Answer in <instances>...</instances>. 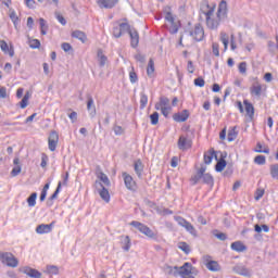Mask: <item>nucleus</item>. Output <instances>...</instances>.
<instances>
[{
    "label": "nucleus",
    "mask_w": 278,
    "mask_h": 278,
    "mask_svg": "<svg viewBox=\"0 0 278 278\" xmlns=\"http://www.w3.org/2000/svg\"><path fill=\"white\" fill-rule=\"evenodd\" d=\"M165 21H167V23H175V17L173 16V13L166 12Z\"/></svg>",
    "instance_id": "obj_62"
},
{
    "label": "nucleus",
    "mask_w": 278,
    "mask_h": 278,
    "mask_svg": "<svg viewBox=\"0 0 278 278\" xmlns=\"http://www.w3.org/2000/svg\"><path fill=\"white\" fill-rule=\"evenodd\" d=\"M239 73H241V75H247V62H241L239 64Z\"/></svg>",
    "instance_id": "obj_60"
},
{
    "label": "nucleus",
    "mask_w": 278,
    "mask_h": 278,
    "mask_svg": "<svg viewBox=\"0 0 278 278\" xmlns=\"http://www.w3.org/2000/svg\"><path fill=\"white\" fill-rule=\"evenodd\" d=\"M153 73H155V62L153 61V59H150L147 67L148 77H151Z\"/></svg>",
    "instance_id": "obj_35"
},
{
    "label": "nucleus",
    "mask_w": 278,
    "mask_h": 278,
    "mask_svg": "<svg viewBox=\"0 0 278 278\" xmlns=\"http://www.w3.org/2000/svg\"><path fill=\"white\" fill-rule=\"evenodd\" d=\"M98 58H99L100 66L101 67L105 66V62H108V56L103 54L102 50H98Z\"/></svg>",
    "instance_id": "obj_40"
},
{
    "label": "nucleus",
    "mask_w": 278,
    "mask_h": 278,
    "mask_svg": "<svg viewBox=\"0 0 278 278\" xmlns=\"http://www.w3.org/2000/svg\"><path fill=\"white\" fill-rule=\"evenodd\" d=\"M22 273H24V275H27L30 278H42V273L31 267H24Z\"/></svg>",
    "instance_id": "obj_15"
},
{
    "label": "nucleus",
    "mask_w": 278,
    "mask_h": 278,
    "mask_svg": "<svg viewBox=\"0 0 278 278\" xmlns=\"http://www.w3.org/2000/svg\"><path fill=\"white\" fill-rule=\"evenodd\" d=\"M0 49L3 51V53H8L10 58H14V48L8 46V42L5 40H0Z\"/></svg>",
    "instance_id": "obj_21"
},
{
    "label": "nucleus",
    "mask_w": 278,
    "mask_h": 278,
    "mask_svg": "<svg viewBox=\"0 0 278 278\" xmlns=\"http://www.w3.org/2000/svg\"><path fill=\"white\" fill-rule=\"evenodd\" d=\"M20 174H21V165H15L11 172V175H12V177H16Z\"/></svg>",
    "instance_id": "obj_61"
},
{
    "label": "nucleus",
    "mask_w": 278,
    "mask_h": 278,
    "mask_svg": "<svg viewBox=\"0 0 278 278\" xmlns=\"http://www.w3.org/2000/svg\"><path fill=\"white\" fill-rule=\"evenodd\" d=\"M218 160V155H216V151L211 149L208 152L204 153V164H212V160Z\"/></svg>",
    "instance_id": "obj_26"
},
{
    "label": "nucleus",
    "mask_w": 278,
    "mask_h": 278,
    "mask_svg": "<svg viewBox=\"0 0 278 278\" xmlns=\"http://www.w3.org/2000/svg\"><path fill=\"white\" fill-rule=\"evenodd\" d=\"M189 36H191L195 42H202L205 38V29H203V26L198 23L191 30H189Z\"/></svg>",
    "instance_id": "obj_5"
},
{
    "label": "nucleus",
    "mask_w": 278,
    "mask_h": 278,
    "mask_svg": "<svg viewBox=\"0 0 278 278\" xmlns=\"http://www.w3.org/2000/svg\"><path fill=\"white\" fill-rule=\"evenodd\" d=\"M173 118L176 123H186L190 118V111L182 110L181 112L175 113Z\"/></svg>",
    "instance_id": "obj_12"
},
{
    "label": "nucleus",
    "mask_w": 278,
    "mask_h": 278,
    "mask_svg": "<svg viewBox=\"0 0 278 278\" xmlns=\"http://www.w3.org/2000/svg\"><path fill=\"white\" fill-rule=\"evenodd\" d=\"M68 118L72 121V123H75L77 121V112L72 111L68 115Z\"/></svg>",
    "instance_id": "obj_64"
},
{
    "label": "nucleus",
    "mask_w": 278,
    "mask_h": 278,
    "mask_svg": "<svg viewBox=\"0 0 278 278\" xmlns=\"http://www.w3.org/2000/svg\"><path fill=\"white\" fill-rule=\"evenodd\" d=\"M99 8L112 9L116 5V0H97Z\"/></svg>",
    "instance_id": "obj_27"
},
{
    "label": "nucleus",
    "mask_w": 278,
    "mask_h": 278,
    "mask_svg": "<svg viewBox=\"0 0 278 278\" xmlns=\"http://www.w3.org/2000/svg\"><path fill=\"white\" fill-rule=\"evenodd\" d=\"M134 168H135V173H136L137 177L139 179H142V173L144 170V165L142 164V161L141 160H137L134 163Z\"/></svg>",
    "instance_id": "obj_22"
},
{
    "label": "nucleus",
    "mask_w": 278,
    "mask_h": 278,
    "mask_svg": "<svg viewBox=\"0 0 278 278\" xmlns=\"http://www.w3.org/2000/svg\"><path fill=\"white\" fill-rule=\"evenodd\" d=\"M130 225L131 227H135V229H138L140 233H143V236H147V238H150V240H157V232L151 230L149 226L136 220H132Z\"/></svg>",
    "instance_id": "obj_4"
},
{
    "label": "nucleus",
    "mask_w": 278,
    "mask_h": 278,
    "mask_svg": "<svg viewBox=\"0 0 278 278\" xmlns=\"http://www.w3.org/2000/svg\"><path fill=\"white\" fill-rule=\"evenodd\" d=\"M30 49H40V40L33 39L29 41Z\"/></svg>",
    "instance_id": "obj_49"
},
{
    "label": "nucleus",
    "mask_w": 278,
    "mask_h": 278,
    "mask_svg": "<svg viewBox=\"0 0 278 278\" xmlns=\"http://www.w3.org/2000/svg\"><path fill=\"white\" fill-rule=\"evenodd\" d=\"M58 142H60V135L58 131L52 130L48 138V147L50 151H55V149H58Z\"/></svg>",
    "instance_id": "obj_9"
},
{
    "label": "nucleus",
    "mask_w": 278,
    "mask_h": 278,
    "mask_svg": "<svg viewBox=\"0 0 278 278\" xmlns=\"http://www.w3.org/2000/svg\"><path fill=\"white\" fill-rule=\"evenodd\" d=\"M227 2L225 0H222L219 2L217 18L212 17V15L214 14V9H210L208 11L203 12V14H205L206 16V26L208 27V29H218V25H220V22L225 21V18L227 17Z\"/></svg>",
    "instance_id": "obj_2"
},
{
    "label": "nucleus",
    "mask_w": 278,
    "mask_h": 278,
    "mask_svg": "<svg viewBox=\"0 0 278 278\" xmlns=\"http://www.w3.org/2000/svg\"><path fill=\"white\" fill-rule=\"evenodd\" d=\"M100 181H102L104 184V186H110V178H108V175H105L103 172L100 173V175L98 176Z\"/></svg>",
    "instance_id": "obj_45"
},
{
    "label": "nucleus",
    "mask_w": 278,
    "mask_h": 278,
    "mask_svg": "<svg viewBox=\"0 0 278 278\" xmlns=\"http://www.w3.org/2000/svg\"><path fill=\"white\" fill-rule=\"evenodd\" d=\"M243 105L245 108V112L250 121H253L255 116V106H253V104L249 102V100H243Z\"/></svg>",
    "instance_id": "obj_16"
},
{
    "label": "nucleus",
    "mask_w": 278,
    "mask_h": 278,
    "mask_svg": "<svg viewBox=\"0 0 278 278\" xmlns=\"http://www.w3.org/2000/svg\"><path fill=\"white\" fill-rule=\"evenodd\" d=\"M40 31L41 36H47V31L49 30V25H47V21L45 18H39Z\"/></svg>",
    "instance_id": "obj_32"
},
{
    "label": "nucleus",
    "mask_w": 278,
    "mask_h": 278,
    "mask_svg": "<svg viewBox=\"0 0 278 278\" xmlns=\"http://www.w3.org/2000/svg\"><path fill=\"white\" fill-rule=\"evenodd\" d=\"M232 270L237 275H241V277H251V269L247 268L244 265H237Z\"/></svg>",
    "instance_id": "obj_14"
},
{
    "label": "nucleus",
    "mask_w": 278,
    "mask_h": 278,
    "mask_svg": "<svg viewBox=\"0 0 278 278\" xmlns=\"http://www.w3.org/2000/svg\"><path fill=\"white\" fill-rule=\"evenodd\" d=\"M13 25H14V28L16 30H18V23H21V20L18 18V15H16V12L15 11H12L10 14H9Z\"/></svg>",
    "instance_id": "obj_31"
},
{
    "label": "nucleus",
    "mask_w": 278,
    "mask_h": 278,
    "mask_svg": "<svg viewBox=\"0 0 278 278\" xmlns=\"http://www.w3.org/2000/svg\"><path fill=\"white\" fill-rule=\"evenodd\" d=\"M147 103H149V97L141 92L140 94V110H144L147 108Z\"/></svg>",
    "instance_id": "obj_37"
},
{
    "label": "nucleus",
    "mask_w": 278,
    "mask_h": 278,
    "mask_svg": "<svg viewBox=\"0 0 278 278\" xmlns=\"http://www.w3.org/2000/svg\"><path fill=\"white\" fill-rule=\"evenodd\" d=\"M55 18L59 21V23H61V25H66V18H64V16L62 14H60V12H55Z\"/></svg>",
    "instance_id": "obj_53"
},
{
    "label": "nucleus",
    "mask_w": 278,
    "mask_h": 278,
    "mask_svg": "<svg viewBox=\"0 0 278 278\" xmlns=\"http://www.w3.org/2000/svg\"><path fill=\"white\" fill-rule=\"evenodd\" d=\"M53 225H55L54 222L51 224H41L37 226L36 231L37 233H50V231L53 229Z\"/></svg>",
    "instance_id": "obj_18"
},
{
    "label": "nucleus",
    "mask_w": 278,
    "mask_h": 278,
    "mask_svg": "<svg viewBox=\"0 0 278 278\" xmlns=\"http://www.w3.org/2000/svg\"><path fill=\"white\" fill-rule=\"evenodd\" d=\"M257 149H256V153H270V149L269 148H265L264 150H262V143H257L256 144Z\"/></svg>",
    "instance_id": "obj_56"
},
{
    "label": "nucleus",
    "mask_w": 278,
    "mask_h": 278,
    "mask_svg": "<svg viewBox=\"0 0 278 278\" xmlns=\"http://www.w3.org/2000/svg\"><path fill=\"white\" fill-rule=\"evenodd\" d=\"M184 228L186 229V231H188V233L193 236V238H198L199 233L197 231V228H194V226H192V224H190V222H187V224L184 226Z\"/></svg>",
    "instance_id": "obj_29"
},
{
    "label": "nucleus",
    "mask_w": 278,
    "mask_h": 278,
    "mask_svg": "<svg viewBox=\"0 0 278 278\" xmlns=\"http://www.w3.org/2000/svg\"><path fill=\"white\" fill-rule=\"evenodd\" d=\"M163 273L168 275V277H181V278H194L193 275H197V269L192 267V264L185 263L182 266H170L164 265Z\"/></svg>",
    "instance_id": "obj_1"
},
{
    "label": "nucleus",
    "mask_w": 278,
    "mask_h": 278,
    "mask_svg": "<svg viewBox=\"0 0 278 278\" xmlns=\"http://www.w3.org/2000/svg\"><path fill=\"white\" fill-rule=\"evenodd\" d=\"M163 116H165V118H168V114H170V110H173V108L170 106H163L160 109Z\"/></svg>",
    "instance_id": "obj_54"
},
{
    "label": "nucleus",
    "mask_w": 278,
    "mask_h": 278,
    "mask_svg": "<svg viewBox=\"0 0 278 278\" xmlns=\"http://www.w3.org/2000/svg\"><path fill=\"white\" fill-rule=\"evenodd\" d=\"M191 148H192V140L181 135L178 139V149H180V151H187V149H191Z\"/></svg>",
    "instance_id": "obj_10"
},
{
    "label": "nucleus",
    "mask_w": 278,
    "mask_h": 278,
    "mask_svg": "<svg viewBox=\"0 0 278 278\" xmlns=\"http://www.w3.org/2000/svg\"><path fill=\"white\" fill-rule=\"evenodd\" d=\"M175 220L180 227H186V225H188V220L181 216H175Z\"/></svg>",
    "instance_id": "obj_46"
},
{
    "label": "nucleus",
    "mask_w": 278,
    "mask_h": 278,
    "mask_svg": "<svg viewBox=\"0 0 278 278\" xmlns=\"http://www.w3.org/2000/svg\"><path fill=\"white\" fill-rule=\"evenodd\" d=\"M216 232L214 233L215 238H217V240H220L222 242H225V240H227V233L225 232H218V230H215Z\"/></svg>",
    "instance_id": "obj_47"
},
{
    "label": "nucleus",
    "mask_w": 278,
    "mask_h": 278,
    "mask_svg": "<svg viewBox=\"0 0 278 278\" xmlns=\"http://www.w3.org/2000/svg\"><path fill=\"white\" fill-rule=\"evenodd\" d=\"M178 249H180V251H184V253L186 255H189V253L191 251L190 245L188 243L184 242V241L178 243Z\"/></svg>",
    "instance_id": "obj_39"
},
{
    "label": "nucleus",
    "mask_w": 278,
    "mask_h": 278,
    "mask_svg": "<svg viewBox=\"0 0 278 278\" xmlns=\"http://www.w3.org/2000/svg\"><path fill=\"white\" fill-rule=\"evenodd\" d=\"M87 112H89L90 118H94L97 116V106L94 105V99L87 94Z\"/></svg>",
    "instance_id": "obj_11"
},
{
    "label": "nucleus",
    "mask_w": 278,
    "mask_h": 278,
    "mask_svg": "<svg viewBox=\"0 0 278 278\" xmlns=\"http://www.w3.org/2000/svg\"><path fill=\"white\" fill-rule=\"evenodd\" d=\"M155 110H161V108H170V100L167 97L162 96L160 101L154 105Z\"/></svg>",
    "instance_id": "obj_23"
},
{
    "label": "nucleus",
    "mask_w": 278,
    "mask_h": 278,
    "mask_svg": "<svg viewBox=\"0 0 278 278\" xmlns=\"http://www.w3.org/2000/svg\"><path fill=\"white\" fill-rule=\"evenodd\" d=\"M169 34H177L179 31V25L177 23H170Z\"/></svg>",
    "instance_id": "obj_57"
},
{
    "label": "nucleus",
    "mask_w": 278,
    "mask_h": 278,
    "mask_svg": "<svg viewBox=\"0 0 278 278\" xmlns=\"http://www.w3.org/2000/svg\"><path fill=\"white\" fill-rule=\"evenodd\" d=\"M129 80L131 84H136L138 81V74H136V72L134 71V67H132V71L129 72Z\"/></svg>",
    "instance_id": "obj_48"
},
{
    "label": "nucleus",
    "mask_w": 278,
    "mask_h": 278,
    "mask_svg": "<svg viewBox=\"0 0 278 278\" xmlns=\"http://www.w3.org/2000/svg\"><path fill=\"white\" fill-rule=\"evenodd\" d=\"M270 175L273 179H278V164L270 165Z\"/></svg>",
    "instance_id": "obj_43"
},
{
    "label": "nucleus",
    "mask_w": 278,
    "mask_h": 278,
    "mask_svg": "<svg viewBox=\"0 0 278 278\" xmlns=\"http://www.w3.org/2000/svg\"><path fill=\"white\" fill-rule=\"evenodd\" d=\"M238 138V131H236V127H232L227 135L228 142H233Z\"/></svg>",
    "instance_id": "obj_36"
},
{
    "label": "nucleus",
    "mask_w": 278,
    "mask_h": 278,
    "mask_svg": "<svg viewBox=\"0 0 278 278\" xmlns=\"http://www.w3.org/2000/svg\"><path fill=\"white\" fill-rule=\"evenodd\" d=\"M0 261L2 264H7L10 268H16L18 266V260L14 257V254L10 252H3L0 254Z\"/></svg>",
    "instance_id": "obj_6"
},
{
    "label": "nucleus",
    "mask_w": 278,
    "mask_h": 278,
    "mask_svg": "<svg viewBox=\"0 0 278 278\" xmlns=\"http://www.w3.org/2000/svg\"><path fill=\"white\" fill-rule=\"evenodd\" d=\"M36 199H38V193L33 192L28 198H27V203L28 207H35L36 206Z\"/></svg>",
    "instance_id": "obj_34"
},
{
    "label": "nucleus",
    "mask_w": 278,
    "mask_h": 278,
    "mask_svg": "<svg viewBox=\"0 0 278 278\" xmlns=\"http://www.w3.org/2000/svg\"><path fill=\"white\" fill-rule=\"evenodd\" d=\"M194 86H198V88H203V86H205V79H203V77L195 78Z\"/></svg>",
    "instance_id": "obj_51"
},
{
    "label": "nucleus",
    "mask_w": 278,
    "mask_h": 278,
    "mask_svg": "<svg viewBox=\"0 0 278 278\" xmlns=\"http://www.w3.org/2000/svg\"><path fill=\"white\" fill-rule=\"evenodd\" d=\"M254 163L258 164V166H264V164H266V156H264V155H256L254 157Z\"/></svg>",
    "instance_id": "obj_42"
},
{
    "label": "nucleus",
    "mask_w": 278,
    "mask_h": 278,
    "mask_svg": "<svg viewBox=\"0 0 278 278\" xmlns=\"http://www.w3.org/2000/svg\"><path fill=\"white\" fill-rule=\"evenodd\" d=\"M227 166V161L225 159H219L215 165L216 173H223Z\"/></svg>",
    "instance_id": "obj_30"
},
{
    "label": "nucleus",
    "mask_w": 278,
    "mask_h": 278,
    "mask_svg": "<svg viewBox=\"0 0 278 278\" xmlns=\"http://www.w3.org/2000/svg\"><path fill=\"white\" fill-rule=\"evenodd\" d=\"M187 71L190 74L194 73V63H192V61H188V63H187Z\"/></svg>",
    "instance_id": "obj_63"
},
{
    "label": "nucleus",
    "mask_w": 278,
    "mask_h": 278,
    "mask_svg": "<svg viewBox=\"0 0 278 278\" xmlns=\"http://www.w3.org/2000/svg\"><path fill=\"white\" fill-rule=\"evenodd\" d=\"M250 93L252 97H262V85L257 81L253 83L250 88Z\"/></svg>",
    "instance_id": "obj_20"
},
{
    "label": "nucleus",
    "mask_w": 278,
    "mask_h": 278,
    "mask_svg": "<svg viewBox=\"0 0 278 278\" xmlns=\"http://www.w3.org/2000/svg\"><path fill=\"white\" fill-rule=\"evenodd\" d=\"M151 125H157L160 123V113L154 112L150 115Z\"/></svg>",
    "instance_id": "obj_44"
},
{
    "label": "nucleus",
    "mask_w": 278,
    "mask_h": 278,
    "mask_svg": "<svg viewBox=\"0 0 278 278\" xmlns=\"http://www.w3.org/2000/svg\"><path fill=\"white\" fill-rule=\"evenodd\" d=\"M220 41L224 45V51H227L229 47V36H227L226 33H220Z\"/></svg>",
    "instance_id": "obj_38"
},
{
    "label": "nucleus",
    "mask_w": 278,
    "mask_h": 278,
    "mask_svg": "<svg viewBox=\"0 0 278 278\" xmlns=\"http://www.w3.org/2000/svg\"><path fill=\"white\" fill-rule=\"evenodd\" d=\"M204 266H206L207 270L212 273H218L220 270V265L216 261H212V256L205 255L203 256Z\"/></svg>",
    "instance_id": "obj_8"
},
{
    "label": "nucleus",
    "mask_w": 278,
    "mask_h": 278,
    "mask_svg": "<svg viewBox=\"0 0 278 278\" xmlns=\"http://www.w3.org/2000/svg\"><path fill=\"white\" fill-rule=\"evenodd\" d=\"M128 34L130 36V47H132V49H136L138 45H140V35L138 34V30H136V28L129 30Z\"/></svg>",
    "instance_id": "obj_13"
},
{
    "label": "nucleus",
    "mask_w": 278,
    "mask_h": 278,
    "mask_svg": "<svg viewBox=\"0 0 278 278\" xmlns=\"http://www.w3.org/2000/svg\"><path fill=\"white\" fill-rule=\"evenodd\" d=\"M212 51H213V54L218 58L220 55V51H219V46L218 43L216 42H213L212 45Z\"/></svg>",
    "instance_id": "obj_50"
},
{
    "label": "nucleus",
    "mask_w": 278,
    "mask_h": 278,
    "mask_svg": "<svg viewBox=\"0 0 278 278\" xmlns=\"http://www.w3.org/2000/svg\"><path fill=\"white\" fill-rule=\"evenodd\" d=\"M122 177L124 179L125 187L127 190H130V192H136L138 190V185L134 180V177L131 175L127 174L126 172L122 173Z\"/></svg>",
    "instance_id": "obj_7"
},
{
    "label": "nucleus",
    "mask_w": 278,
    "mask_h": 278,
    "mask_svg": "<svg viewBox=\"0 0 278 278\" xmlns=\"http://www.w3.org/2000/svg\"><path fill=\"white\" fill-rule=\"evenodd\" d=\"M113 131L115 136H123V134H125V129H123L121 126H114Z\"/></svg>",
    "instance_id": "obj_59"
},
{
    "label": "nucleus",
    "mask_w": 278,
    "mask_h": 278,
    "mask_svg": "<svg viewBox=\"0 0 278 278\" xmlns=\"http://www.w3.org/2000/svg\"><path fill=\"white\" fill-rule=\"evenodd\" d=\"M205 170H207L205 166L198 169L197 174L191 177L192 186L201 182L210 186V188H214V177L210 173H205Z\"/></svg>",
    "instance_id": "obj_3"
},
{
    "label": "nucleus",
    "mask_w": 278,
    "mask_h": 278,
    "mask_svg": "<svg viewBox=\"0 0 278 278\" xmlns=\"http://www.w3.org/2000/svg\"><path fill=\"white\" fill-rule=\"evenodd\" d=\"M72 38H76L77 40H80V42H86L88 40V37L86 36V33L81 30H74L72 33Z\"/></svg>",
    "instance_id": "obj_28"
},
{
    "label": "nucleus",
    "mask_w": 278,
    "mask_h": 278,
    "mask_svg": "<svg viewBox=\"0 0 278 278\" xmlns=\"http://www.w3.org/2000/svg\"><path fill=\"white\" fill-rule=\"evenodd\" d=\"M113 36L114 38H121V36H123V33L119 26L113 27Z\"/></svg>",
    "instance_id": "obj_52"
},
{
    "label": "nucleus",
    "mask_w": 278,
    "mask_h": 278,
    "mask_svg": "<svg viewBox=\"0 0 278 278\" xmlns=\"http://www.w3.org/2000/svg\"><path fill=\"white\" fill-rule=\"evenodd\" d=\"M119 29H121L122 34H129V31H131L134 28H131V26L127 23H121Z\"/></svg>",
    "instance_id": "obj_41"
},
{
    "label": "nucleus",
    "mask_w": 278,
    "mask_h": 278,
    "mask_svg": "<svg viewBox=\"0 0 278 278\" xmlns=\"http://www.w3.org/2000/svg\"><path fill=\"white\" fill-rule=\"evenodd\" d=\"M121 240V244H122V249L124 251H129V249H131V239L129 238V236H121L119 237Z\"/></svg>",
    "instance_id": "obj_24"
},
{
    "label": "nucleus",
    "mask_w": 278,
    "mask_h": 278,
    "mask_svg": "<svg viewBox=\"0 0 278 278\" xmlns=\"http://www.w3.org/2000/svg\"><path fill=\"white\" fill-rule=\"evenodd\" d=\"M135 60L137 62H140V64H144V62H147V56H144L143 54L138 53V54L135 55Z\"/></svg>",
    "instance_id": "obj_58"
},
{
    "label": "nucleus",
    "mask_w": 278,
    "mask_h": 278,
    "mask_svg": "<svg viewBox=\"0 0 278 278\" xmlns=\"http://www.w3.org/2000/svg\"><path fill=\"white\" fill-rule=\"evenodd\" d=\"M45 273H47L48 275H59L60 268L55 265H48Z\"/></svg>",
    "instance_id": "obj_33"
},
{
    "label": "nucleus",
    "mask_w": 278,
    "mask_h": 278,
    "mask_svg": "<svg viewBox=\"0 0 278 278\" xmlns=\"http://www.w3.org/2000/svg\"><path fill=\"white\" fill-rule=\"evenodd\" d=\"M61 49H63V51H65V53H68V51H73V46H71V43H68V42H63L61 45Z\"/></svg>",
    "instance_id": "obj_55"
},
{
    "label": "nucleus",
    "mask_w": 278,
    "mask_h": 278,
    "mask_svg": "<svg viewBox=\"0 0 278 278\" xmlns=\"http://www.w3.org/2000/svg\"><path fill=\"white\" fill-rule=\"evenodd\" d=\"M96 186H100V188H102L99 191L102 201H105V203H110V191L103 186V184L99 181H96Z\"/></svg>",
    "instance_id": "obj_17"
},
{
    "label": "nucleus",
    "mask_w": 278,
    "mask_h": 278,
    "mask_svg": "<svg viewBox=\"0 0 278 278\" xmlns=\"http://www.w3.org/2000/svg\"><path fill=\"white\" fill-rule=\"evenodd\" d=\"M61 190H62V181H59L55 191L47 201L48 207H51V205H53V201H55V199H58V195L60 194Z\"/></svg>",
    "instance_id": "obj_19"
},
{
    "label": "nucleus",
    "mask_w": 278,
    "mask_h": 278,
    "mask_svg": "<svg viewBox=\"0 0 278 278\" xmlns=\"http://www.w3.org/2000/svg\"><path fill=\"white\" fill-rule=\"evenodd\" d=\"M230 249L237 251V253H244V251H247V245H244L242 241H235L231 243Z\"/></svg>",
    "instance_id": "obj_25"
}]
</instances>
